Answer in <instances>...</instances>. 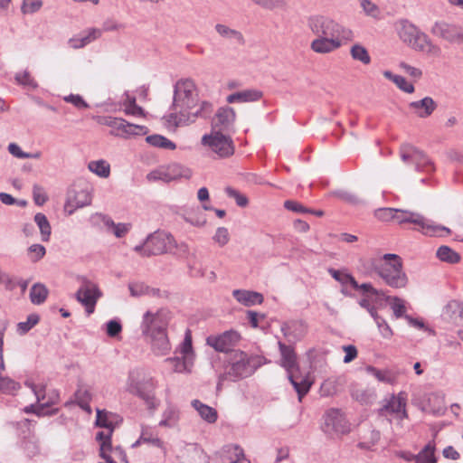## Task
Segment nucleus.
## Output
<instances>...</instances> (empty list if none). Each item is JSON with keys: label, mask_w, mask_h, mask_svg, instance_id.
<instances>
[{"label": "nucleus", "mask_w": 463, "mask_h": 463, "mask_svg": "<svg viewBox=\"0 0 463 463\" xmlns=\"http://www.w3.org/2000/svg\"><path fill=\"white\" fill-rule=\"evenodd\" d=\"M172 110L167 121L178 127L194 122L197 118H210L213 112L211 102L199 103V92L192 79H181L174 86Z\"/></svg>", "instance_id": "1"}, {"label": "nucleus", "mask_w": 463, "mask_h": 463, "mask_svg": "<svg viewBox=\"0 0 463 463\" xmlns=\"http://www.w3.org/2000/svg\"><path fill=\"white\" fill-rule=\"evenodd\" d=\"M169 313L158 310L156 313L146 311L143 315L141 332L150 344L151 350L157 356H164L171 351V344L167 335Z\"/></svg>", "instance_id": "2"}, {"label": "nucleus", "mask_w": 463, "mask_h": 463, "mask_svg": "<svg viewBox=\"0 0 463 463\" xmlns=\"http://www.w3.org/2000/svg\"><path fill=\"white\" fill-rule=\"evenodd\" d=\"M225 363L224 372L219 375L217 389L225 380L237 382L252 375L263 364L264 357L235 350L228 354Z\"/></svg>", "instance_id": "3"}, {"label": "nucleus", "mask_w": 463, "mask_h": 463, "mask_svg": "<svg viewBox=\"0 0 463 463\" xmlns=\"http://www.w3.org/2000/svg\"><path fill=\"white\" fill-rule=\"evenodd\" d=\"M375 215L383 222L394 220L400 224L413 223L417 226L415 228L417 231L427 236H442L444 232H450L449 228L435 224L432 221L415 212L396 208H382L375 212Z\"/></svg>", "instance_id": "4"}, {"label": "nucleus", "mask_w": 463, "mask_h": 463, "mask_svg": "<svg viewBox=\"0 0 463 463\" xmlns=\"http://www.w3.org/2000/svg\"><path fill=\"white\" fill-rule=\"evenodd\" d=\"M372 267L374 272L389 287L397 289L407 286L408 277L403 270L400 256L386 253L382 259L373 260Z\"/></svg>", "instance_id": "5"}, {"label": "nucleus", "mask_w": 463, "mask_h": 463, "mask_svg": "<svg viewBox=\"0 0 463 463\" xmlns=\"http://www.w3.org/2000/svg\"><path fill=\"white\" fill-rule=\"evenodd\" d=\"M307 26L318 37L344 42H350L354 38V33L349 28L326 16H310L307 19Z\"/></svg>", "instance_id": "6"}, {"label": "nucleus", "mask_w": 463, "mask_h": 463, "mask_svg": "<svg viewBox=\"0 0 463 463\" xmlns=\"http://www.w3.org/2000/svg\"><path fill=\"white\" fill-rule=\"evenodd\" d=\"M279 347L281 354L282 366L288 372V380L298 392V400L308 392L311 383L307 378L297 376L295 371L298 370L297 363V355L291 345H287L282 342H279Z\"/></svg>", "instance_id": "7"}, {"label": "nucleus", "mask_w": 463, "mask_h": 463, "mask_svg": "<svg viewBox=\"0 0 463 463\" xmlns=\"http://www.w3.org/2000/svg\"><path fill=\"white\" fill-rule=\"evenodd\" d=\"M175 354L180 355L168 357L165 362L172 365L175 373H190L194 366V352L192 345V335L189 330L185 332L184 338Z\"/></svg>", "instance_id": "8"}, {"label": "nucleus", "mask_w": 463, "mask_h": 463, "mask_svg": "<svg viewBox=\"0 0 463 463\" xmlns=\"http://www.w3.org/2000/svg\"><path fill=\"white\" fill-rule=\"evenodd\" d=\"M156 384L151 377L138 379L135 373H130L128 381V391L142 399L148 409L154 410L157 407L154 394Z\"/></svg>", "instance_id": "9"}, {"label": "nucleus", "mask_w": 463, "mask_h": 463, "mask_svg": "<svg viewBox=\"0 0 463 463\" xmlns=\"http://www.w3.org/2000/svg\"><path fill=\"white\" fill-rule=\"evenodd\" d=\"M400 156L403 163L412 165L417 172L430 174L435 171L434 163L421 150L411 144H402L400 147Z\"/></svg>", "instance_id": "10"}, {"label": "nucleus", "mask_w": 463, "mask_h": 463, "mask_svg": "<svg viewBox=\"0 0 463 463\" xmlns=\"http://www.w3.org/2000/svg\"><path fill=\"white\" fill-rule=\"evenodd\" d=\"M322 430L328 435L346 434L350 425L340 410L330 409L324 415Z\"/></svg>", "instance_id": "11"}, {"label": "nucleus", "mask_w": 463, "mask_h": 463, "mask_svg": "<svg viewBox=\"0 0 463 463\" xmlns=\"http://www.w3.org/2000/svg\"><path fill=\"white\" fill-rule=\"evenodd\" d=\"M430 33L449 43L460 44L463 43V28L456 24L437 21L432 25Z\"/></svg>", "instance_id": "12"}, {"label": "nucleus", "mask_w": 463, "mask_h": 463, "mask_svg": "<svg viewBox=\"0 0 463 463\" xmlns=\"http://www.w3.org/2000/svg\"><path fill=\"white\" fill-rule=\"evenodd\" d=\"M240 339L241 335L237 331L228 330L217 335H209L206 338V343L215 351L225 353L228 355L232 351L236 350L234 346Z\"/></svg>", "instance_id": "13"}, {"label": "nucleus", "mask_w": 463, "mask_h": 463, "mask_svg": "<svg viewBox=\"0 0 463 463\" xmlns=\"http://www.w3.org/2000/svg\"><path fill=\"white\" fill-rule=\"evenodd\" d=\"M202 142L208 145L221 157H227L234 153L232 138L219 131H215L212 136L204 135Z\"/></svg>", "instance_id": "14"}, {"label": "nucleus", "mask_w": 463, "mask_h": 463, "mask_svg": "<svg viewBox=\"0 0 463 463\" xmlns=\"http://www.w3.org/2000/svg\"><path fill=\"white\" fill-rule=\"evenodd\" d=\"M104 124L112 128L110 134L113 136L128 137L130 136L142 135L146 133V127L131 124L127 120L119 118H109L106 119Z\"/></svg>", "instance_id": "15"}, {"label": "nucleus", "mask_w": 463, "mask_h": 463, "mask_svg": "<svg viewBox=\"0 0 463 463\" xmlns=\"http://www.w3.org/2000/svg\"><path fill=\"white\" fill-rule=\"evenodd\" d=\"M100 297L101 292L98 286L90 281H84L76 292V299L85 307L88 315L94 312L97 301Z\"/></svg>", "instance_id": "16"}, {"label": "nucleus", "mask_w": 463, "mask_h": 463, "mask_svg": "<svg viewBox=\"0 0 463 463\" xmlns=\"http://www.w3.org/2000/svg\"><path fill=\"white\" fill-rule=\"evenodd\" d=\"M146 252L150 256L160 255L165 253L173 244L174 238L164 232H156L147 236Z\"/></svg>", "instance_id": "17"}, {"label": "nucleus", "mask_w": 463, "mask_h": 463, "mask_svg": "<svg viewBox=\"0 0 463 463\" xmlns=\"http://www.w3.org/2000/svg\"><path fill=\"white\" fill-rule=\"evenodd\" d=\"M410 47L416 52H425L431 56L438 57L441 53L439 46L433 43L429 35L422 31L420 32Z\"/></svg>", "instance_id": "18"}, {"label": "nucleus", "mask_w": 463, "mask_h": 463, "mask_svg": "<svg viewBox=\"0 0 463 463\" xmlns=\"http://www.w3.org/2000/svg\"><path fill=\"white\" fill-rule=\"evenodd\" d=\"M281 332L288 342L296 343L300 341L307 333L306 325L302 321L292 320L284 322L281 325Z\"/></svg>", "instance_id": "19"}, {"label": "nucleus", "mask_w": 463, "mask_h": 463, "mask_svg": "<svg viewBox=\"0 0 463 463\" xmlns=\"http://www.w3.org/2000/svg\"><path fill=\"white\" fill-rule=\"evenodd\" d=\"M235 119V111L232 108L222 107L217 110L213 119V128L215 131L222 133L223 130L229 129Z\"/></svg>", "instance_id": "20"}, {"label": "nucleus", "mask_w": 463, "mask_h": 463, "mask_svg": "<svg viewBox=\"0 0 463 463\" xmlns=\"http://www.w3.org/2000/svg\"><path fill=\"white\" fill-rule=\"evenodd\" d=\"M95 217L100 220L107 232L114 234L117 238L125 237L129 232L132 227L130 223H116L109 216L102 213H97Z\"/></svg>", "instance_id": "21"}, {"label": "nucleus", "mask_w": 463, "mask_h": 463, "mask_svg": "<svg viewBox=\"0 0 463 463\" xmlns=\"http://www.w3.org/2000/svg\"><path fill=\"white\" fill-rule=\"evenodd\" d=\"M346 43L347 42L317 36L315 40L311 42L310 47L311 50L314 51L315 52L324 54L337 50Z\"/></svg>", "instance_id": "22"}, {"label": "nucleus", "mask_w": 463, "mask_h": 463, "mask_svg": "<svg viewBox=\"0 0 463 463\" xmlns=\"http://www.w3.org/2000/svg\"><path fill=\"white\" fill-rule=\"evenodd\" d=\"M409 108L419 118H426L437 109V103L432 98L425 97L420 100L411 102Z\"/></svg>", "instance_id": "23"}, {"label": "nucleus", "mask_w": 463, "mask_h": 463, "mask_svg": "<svg viewBox=\"0 0 463 463\" xmlns=\"http://www.w3.org/2000/svg\"><path fill=\"white\" fill-rule=\"evenodd\" d=\"M232 297L245 307L260 305L264 300L260 293L246 289H234L232 291Z\"/></svg>", "instance_id": "24"}, {"label": "nucleus", "mask_w": 463, "mask_h": 463, "mask_svg": "<svg viewBox=\"0 0 463 463\" xmlns=\"http://www.w3.org/2000/svg\"><path fill=\"white\" fill-rule=\"evenodd\" d=\"M101 34V29L90 28L79 36L71 38L68 43L73 49L83 48L93 41L99 39Z\"/></svg>", "instance_id": "25"}, {"label": "nucleus", "mask_w": 463, "mask_h": 463, "mask_svg": "<svg viewBox=\"0 0 463 463\" xmlns=\"http://www.w3.org/2000/svg\"><path fill=\"white\" fill-rule=\"evenodd\" d=\"M214 29L220 37L229 41L230 43L238 45L245 44L244 36L240 31L232 29L223 24H216Z\"/></svg>", "instance_id": "26"}, {"label": "nucleus", "mask_w": 463, "mask_h": 463, "mask_svg": "<svg viewBox=\"0 0 463 463\" xmlns=\"http://www.w3.org/2000/svg\"><path fill=\"white\" fill-rule=\"evenodd\" d=\"M91 195L86 190H81L76 193L71 198V196L68 198L65 203V211L71 215L74 213V211L78 208H81L84 206H88L91 203Z\"/></svg>", "instance_id": "27"}, {"label": "nucleus", "mask_w": 463, "mask_h": 463, "mask_svg": "<svg viewBox=\"0 0 463 463\" xmlns=\"http://www.w3.org/2000/svg\"><path fill=\"white\" fill-rule=\"evenodd\" d=\"M263 96L262 91L256 89H249L241 91L234 92L227 97L228 103H244L254 102L260 100Z\"/></svg>", "instance_id": "28"}, {"label": "nucleus", "mask_w": 463, "mask_h": 463, "mask_svg": "<svg viewBox=\"0 0 463 463\" xmlns=\"http://www.w3.org/2000/svg\"><path fill=\"white\" fill-rule=\"evenodd\" d=\"M420 31L419 27L410 23L408 20H402L401 22L399 36L403 43L411 46Z\"/></svg>", "instance_id": "29"}, {"label": "nucleus", "mask_w": 463, "mask_h": 463, "mask_svg": "<svg viewBox=\"0 0 463 463\" xmlns=\"http://www.w3.org/2000/svg\"><path fill=\"white\" fill-rule=\"evenodd\" d=\"M406 401L404 398L398 396L392 397L391 401L381 409V413L390 412L395 413L399 418H407V412L405 410Z\"/></svg>", "instance_id": "30"}, {"label": "nucleus", "mask_w": 463, "mask_h": 463, "mask_svg": "<svg viewBox=\"0 0 463 463\" xmlns=\"http://www.w3.org/2000/svg\"><path fill=\"white\" fill-rule=\"evenodd\" d=\"M109 431H99L96 435V439L100 442V457L103 458L107 463H113V459L109 456L106 451L111 449V434L113 429H108Z\"/></svg>", "instance_id": "31"}, {"label": "nucleus", "mask_w": 463, "mask_h": 463, "mask_svg": "<svg viewBox=\"0 0 463 463\" xmlns=\"http://www.w3.org/2000/svg\"><path fill=\"white\" fill-rule=\"evenodd\" d=\"M192 406L198 411L201 418L207 422L213 423L216 421L217 411L213 408L203 404L199 400H194L192 402Z\"/></svg>", "instance_id": "32"}, {"label": "nucleus", "mask_w": 463, "mask_h": 463, "mask_svg": "<svg viewBox=\"0 0 463 463\" xmlns=\"http://www.w3.org/2000/svg\"><path fill=\"white\" fill-rule=\"evenodd\" d=\"M141 443H147L154 447L161 448L163 442L158 438L157 434L149 428H143L139 439L133 444V447H137Z\"/></svg>", "instance_id": "33"}, {"label": "nucleus", "mask_w": 463, "mask_h": 463, "mask_svg": "<svg viewBox=\"0 0 463 463\" xmlns=\"http://www.w3.org/2000/svg\"><path fill=\"white\" fill-rule=\"evenodd\" d=\"M383 76L392 80L401 90L406 92V93H413L414 92V86L413 84L410 83L404 77L401 75L393 74L390 71H384Z\"/></svg>", "instance_id": "34"}, {"label": "nucleus", "mask_w": 463, "mask_h": 463, "mask_svg": "<svg viewBox=\"0 0 463 463\" xmlns=\"http://www.w3.org/2000/svg\"><path fill=\"white\" fill-rule=\"evenodd\" d=\"M179 420V411L172 405H168L163 412V419L159 422V426L173 428Z\"/></svg>", "instance_id": "35"}, {"label": "nucleus", "mask_w": 463, "mask_h": 463, "mask_svg": "<svg viewBox=\"0 0 463 463\" xmlns=\"http://www.w3.org/2000/svg\"><path fill=\"white\" fill-rule=\"evenodd\" d=\"M48 288L42 283H35L30 290V300L34 305L43 304L48 296Z\"/></svg>", "instance_id": "36"}, {"label": "nucleus", "mask_w": 463, "mask_h": 463, "mask_svg": "<svg viewBox=\"0 0 463 463\" xmlns=\"http://www.w3.org/2000/svg\"><path fill=\"white\" fill-rule=\"evenodd\" d=\"M436 256L439 260L449 264H455L460 260V255L446 245H442L437 250Z\"/></svg>", "instance_id": "37"}, {"label": "nucleus", "mask_w": 463, "mask_h": 463, "mask_svg": "<svg viewBox=\"0 0 463 463\" xmlns=\"http://www.w3.org/2000/svg\"><path fill=\"white\" fill-rule=\"evenodd\" d=\"M28 435L24 437L22 441V448L29 458L34 457L39 453L38 440L33 435H31L29 429H27Z\"/></svg>", "instance_id": "38"}, {"label": "nucleus", "mask_w": 463, "mask_h": 463, "mask_svg": "<svg viewBox=\"0 0 463 463\" xmlns=\"http://www.w3.org/2000/svg\"><path fill=\"white\" fill-rule=\"evenodd\" d=\"M146 141L155 147H159L163 149L174 150L176 147L174 142L161 135L155 134L147 136L146 137Z\"/></svg>", "instance_id": "39"}, {"label": "nucleus", "mask_w": 463, "mask_h": 463, "mask_svg": "<svg viewBox=\"0 0 463 463\" xmlns=\"http://www.w3.org/2000/svg\"><path fill=\"white\" fill-rule=\"evenodd\" d=\"M34 222L40 229L42 240L48 241L50 240L52 228L47 217L43 213H38L34 215Z\"/></svg>", "instance_id": "40"}, {"label": "nucleus", "mask_w": 463, "mask_h": 463, "mask_svg": "<svg viewBox=\"0 0 463 463\" xmlns=\"http://www.w3.org/2000/svg\"><path fill=\"white\" fill-rule=\"evenodd\" d=\"M435 446L433 443H428L422 450L417 454L415 463H436L437 458L435 457Z\"/></svg>", "instance_id": "41"}, {"label": "nucleus", "mask_w": 463, "mask_h": 463, "mask_svg": "<svg viewBox=\"0 0 463 463\" xmlns=\"http://www.w3.org/2000/svg\"><path fill=\"white\" fill-rule=\"evenodd\" d=\"M89 169L97 175L106 178L110 174V165L105 160L91 161L89 163Z\"/></svg>", "instance_id": "42"}, {"label": "nucleus", "mask_w": 463, "mask_h": 463, "mask_svg": "<svg viewBox=\"0 0 463 463\" xmlns=\"http://www.w3.org/2000/svg\"><path fill=\"white\" fill-rule=\"evenodd\" d=\"M350 54L354 60L359 61L363 64H369L371 62V57L367 50L359 43L354 44L351 47Z\"/></svg>", "instance_id": "43"}, {"label": "nucleus", "mask_w": 463, "mask_h": 463, "mask_svg": "<svg viewBox=\"0 0 463 463\" xmlns=\"http://www.w3.org/2000/svg\"><path fill=\"white\" fill-rule=\"evenodd\" d=\"M329 273L336 281L340 282L342 286H351L352 288L358 287V282L351 274L343 273L333 269H329Z\"/></svg>", "instance_id": "44"}, {"label": "nucleus", "mask_w": 463, "mask_h": 463, "mask_svg": "<svg viewBox=\"0 0 463 463\" xmlns=\"http://www.w3.org/2000/svg\"><path fill=\"white\" fill-rule=\"evenodd\" d=\"M40 321V317L37 314H30L27 317L26 321L19 322L17 324V333L21 335L28 333L34 326H36Z\"/></svg>", "instance_id": "45"}, {"label": "nucleus", "mask_w": 463, "mask_h": 463, "mask_svg": "<svg viewBox=\"0 0 463 463\" xmlns=\"http://www.w3.org/2000/svg\"><path fill=\"white\" fill-rule=\"evenodd\" d=\"M90 393L86 388L80 387L75 392V402L81 409L85 411H90Z\"/></svg>", "instance_id": "46"}, {"label": "nucleus", "mask_w": 463, "mask_h": 463, "mask_svg": "<svg viewBox=\"0 0 463 463\" xmlns=\"http://www.w3.org/2000/svg\"><path fill=\"white\" fill-rule=\"evenodd\" d=\"M24 411L26 413H33L39 417H42L55 415L58 412L59 409L55 408L51 411H46V408L43 405V403H40L38 405L31 404L29 406H26Z\"/></svg>", "instance_id": "47"}, {"label": "nucleus", "mask_w": 463, "mask_h": 463, "mask_svg": "<svg viewBox=\"0 0 463 463\" xmlns=\"http://www.w3.org/2000/svg\"><path fill=\"white\" fill-rule=\"evenodd\" d=\"M20 389V384L9 377H0V392L13 393Z\"/></svg>", "instance_id": "48"}, {"label": "nucleus", "mask_w": 463, "mask_h": 463, "mask_svg": "<svg viewBox=\"0 0 463 463\" xmlns=\"http://www.w3.org/2000/svg\"><path fill=\"white\" fill-rule=\"evenodd\" d=\"M387 299H392V303H391V307L393 311V314L394 316L399 318V317H404L405 315V311H406V307H405V305H404V301L398 298V297H388Z\"/></svg>", "instance_id": "49"}, {"label": "nucleus", "mask_w": 463, "mask_h": 463, "mask_svg": "<svg viewBox=\"0 0 463 463\" xmlns=\"http://www.w3.org/2000/svg\"><path fill=\"white\" fill-rule=\"evenodd\" d=\"M24 384L33 392L34 395L36 396L37 402L39 404L45 402L47 401V394L45 392L44 385H37L29 381H26Z\"/></svg>", "instance_id": "50"}, {"label": "nucleus", "mask_w": 463, "mask_h": 463, "mask_svg": "<svg viewBox=\"0 0 463 463\" xmlns=\"http://www.w3.org/2000/svg\"><path fill=\"white\" fill-rule=\"evenodd\" d=\"M187 451L189 452L190 460L187 461V463H205L206 462V456L203 453V451L196 447V446H191Z\"/></svg>", "instance_id": "51"}, {"label": "nucleus", "mask_w": 463, "mask_h": 463, "mask_svg": "<svg viewBox=\"0 0 463 463\" xmlns=\"http://www.w3.org/2000/svg\"><path fill=\"white\" fill-rule=\"evenodd\" d=\"M42 0H23L21 10L24 14H34L43 7Z\"/></svg>", "instance_id": "52"}, {"label": "nucleus", "mask_w": 463, "mask_h": 463, "mask_svg": "<svg viewBox=\"0 0 463 463\" xmlns=\"http://www.w3.org/2000/svg\"><path fill=\"white\" fill-rule=\"evenodd\" d=\"M225 193L230 198L235 199L238 206L245 207L248 205V203H249L248 198L244 194H241L239 191H237L232 187H227L225 189Z\"/></svg>", "instance_id": "53"}, {"label": "nucleus", "mask_w": 463, "mask_h": 463, "mask_svg": "<svg viewBox=\"0 0 463 463\" xmlns=\"http://www.w3.org/2000/svg\"><path fill=\"white\" fill-rule=\"evenodd\" d=\"M33 197L36 205H43L48 200V196L43 189L39 184H34L33 187Z\"/></svg>", "instance_id": "54"}, {"label": "nucleus", "mask_w": 463, "mask_h": 463, "mask_svg": "<svg viewBox=\"0 0 463 463\" xmlns=\"http://www.w3.org/2000/svg\"><path fill=\"white\" fill-rule=\"evenodd\" d=\"M15 80L19 84L29 87L31 89H35L37 87V83L31 77L30 73L26 71L16 73Z\"/></svg>", "instance_id": "55"}, {"label": "nucleus", "mask_w": 463, "mask_h": 463, "mask_svg": "<svg viewBox=\"0 0 463 463\" xmlns=\"http://www.w3.org/2000/svg\"><path fill=\"white\" fill-rule=\"evenodd\" d=\"M122 331V326L119 321L116 319L109 320L106 324L107 335L110 337L118 336Z\"/></svg>", "instance_id": "56"}, {"label": "nucleus", "mask_w": 463, "mask_h": 463, "mask_svg": "<svg viewBox=\"0 0 463 463\" xmlns=\"http://www.w3.org/2000/svg\"><path fill=\"white\" fill-rule=\"evenodd\" d=\"M213 240L217 242L221 247L226 245L230 240L229 232L224 227H219L216 230V232L213 236Z\"/></svg>", "instance_id": "57"}, {"label": "nucleus", "mask_w": 463, "mask_h": 463, "mask_svg": "<svg viewBox=\"0 0 463 463\" xmlns=\"http://www.w3.org/2000/svg\"><path fill=\"white\" fill-rule=\"evenodd\" d=\"M284 207L288 211L298 213H307V212H311L310 209L306 208L303 204L292 200L285 201Z\"/></svg>", "instance_id": "58"}, {"label": "nucleus", "mask_w": 463, "mask_h": 463, "mask_svg": "<svg viewBox=\"0 0 463 463\" xmlns=\"http://www.w3.org/2000/svg\"><path fill=\"white\" fill-rule=\"evenodd\" d=\"M367 371L372 373L377 380L383 383H391L392 376L388 372L381 371L373 366H368Z\"/></svg>", "instance_id": "59"}, {"label": "nucleus", "mask_w": 463, "mask_h": 463, "mask_svg": "<svg viewBox=\"0 0 463 463\" xmlns=\"http://www.w3.org/2000/svg\"><path fill=\"white\" fill-rule=\"evenodd\" d=\"M0 284L4 285L5 288L6 290H14L16 286H17V283L15 281V279L11 277L9 274L5 273V272H2L0 270Z\"/></svg>", "instance_id": "60"}, {"label": "nucleus", "mask_w": 463, "mask_h": 463, "mask_svg": "<svg viewBox=\"0 0 463 463\" xmlns=\"http://www.w3.org/2000/svg\"><path fill=\"white\" fill-rule=\"evenodd\" d=\"M356 290H361L365 295L383 296V290H378L373 287L371 283L358 284L357 288H354Z\"/></svg>", "instance_id": "61"}, {"label": "nucleus", "mask_w": 463, "mask_h": 463, "mask_svg": "<svg viewBox=\"0 0 463 463\" xmlns=\"http://www.w3.org/2000/svg\"><path fill=\"white\" fill-rule=\"evenodd\" d=\"M128 288L131 296L140 297L147 293L148 287L143 283H130Z\"/></svg>", "instance_id": "62"}, {"label": "nucleus", "mask_w": 463, "mask_h": 463, "mask_svg": "<svg viewBox=\"0 0 463 463\" xmlns=\"http://www.w3.org/2000/svg\"><path fill=\"white\" fill-rule=\"evenodd\" d=\"M47 394V401L43 402V405L46 408V411H51V406L57 404L60 401V394L57 390H52Z\"/></svg>", "instance_id": "63"}, {"label": "nucleus", "mask_w": 463, "mask_h": 463, "mask_svg": "<svg viewBox=\"0 0 463 463\" xmlns=\"http://www.w3.org/2000/svg\"><path fill=\"white\" fill-rule=\"evenodd\" d=\"M8 152L17 158H29L31 156L30 153L24 152L21 147L15 143H10L8 145Z\"/></svg>", "instance_id": "64"}]
</instances>
